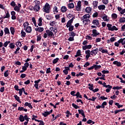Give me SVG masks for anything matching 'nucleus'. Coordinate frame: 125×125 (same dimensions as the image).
<instances>
[{
	"label": "nucleus",
	"mask_w": 125,
	"mask_h": 125,
	"mask_svg": "<svg viewBox=\"0 0 125 125\" xmlns=\"http://www.w3.org/2000/svg\"><path fill=\"white\" fill-rule=\"evenodd\" d=\"M43 12H45V13H49V12H50V5L49 4L46 3L43 7Z\"/></svg>",
	"instance_id": "f03ea898"
},
{
	"label": "nucleus",
	"mask_w": 125,
	"mask_h": 125,
	"mask_svg": "<svg viewBox=\"0 0 125 125\" xmlns=\"http://www.w3.org/2000/svg\"><path fill=\"white\" fill-rule=\"evenodd\" d=\"M54 12L58 13V8L56 6H55L53 8Z\"/></svg>",
	"instance_id": "13d9d810"
},
{
	"label": "nucleus",
	"mask_w": 125,
	"mask_h": 125,
	"mask_svg": "<svg viewBox=\"0 0 125 125\" xmlns=\"http://www.w3.org/2000/svg\"><path fill=\"white\" fill-rule=\"evenodd\" d=\"M92 23L93 25H96L98 28L100 27L101 25L99 24V21L98 20H93Z\"/></svg>",
	"instance_id": "0eeeda50"
},
{
	"label": "nucleus",
	"mask_w": 125,
	"mask_h": 125,
	"mask_svg": "<svg viewBox=\"0 0 125 125\" xmlns=\"http://www.w3.org/2000/svg\"><path fill=\"white\" fill-rule=\"evenodd\" d=\"M46 19L47 20H51V19H53V16L51 15H46Z\"/></svg>",
	"instance_id": "2f4dec72"
},
{
	"label": "nucleus",
	"mask_w": 125,
	"mask_h": 125,
	"mask_svg": "<svg viewBox=\"0 0 125 125\" xmlns=\"http://www.w3.org/2000/svg\"><path fill=\"white\" fill-rule=\"evenodd\" d=\"M5 15L3 16L4 18L5 19V18H10V14H9V12L8 11H6L5 12Z\"/></svg>",
	"instance_id": "412c9836"
},
{
	"label": "nucleus",
	"mask_w": 125,
	"mask_h": 125,
	"mask_svg": "<svg viewBox=\"0 0 125 125\" xmlns=\"http://www.w3.org/2000/svg\"><path fill=\"white\" fill-rule=\"evenodd\" d=\"M10 5H11V6H13V7H14V6H15L16 5V3L14 1H12L10 3Z\"/></svg>",
	"instance_id": "69168bd1"
},
{
	"label": "nucleus",
	"mask_w": 125,
	"mask_h": 125,
	"mask_svg": "<svg viewBox=\"0 0 125 125\" xmlns=\"http://www.w3.org/2000/svg\"><path fill=\"white\" fill-rule=\"evenodd\" d=\"M102 73L104 74H109V70H104L102 71Z\"/></svg>",
	"instance_id": "e2e57ef3"
},
{
	"label": "nucleus",
	"mask_w": 125,
	"mask_h": 125,
	"mask_svg": "<svg viewBox=\"0 0 125 125\" xmlns=\"http://www.w3.org/2000/svg\"><path fill=\"white\" fill-rule=\"evenodd\" d=\"M122 86H114L112 88L113 89H117V90H119V89H122Z\"/></svg>",
	"instance_id": "864d4df0"
},
{
	"label": "nucleus",
	"mask_w": 125,
	"mask_h": 125,
	"mask_svg": "<svg viewBox=\"0 0 125 125\" xmlns=\"http://www.w3.org/2000/svg\"><path fill=\"white\" fill-rule=\"evenodd\" d=\"M71 32L69 33V36L70 37H76V33L74 31H71Z\"/></svg>",
	"instance_id": "37998d69"
},
{
	"label": "nucleus",
	"mask_w": 125,
	"mask_h": 125,
	"mask_svg": "<svg viewBox=\"0 0 125 125\" xmlns=\"http://www.w3.org/2000/svg\"><path fill=\"white\" fill-rule=\"evenodd\" d=\"M65 114H67L66 115V118H69L70 116H72V113H70L69 110H67L66 112H65Z\"/></svg>",
	"instance_id": "e433bc0d"
},
{
	"label": "nucleus",
	"mask_w": 125,
	"mask_h": 125,
	"mask_svg": "<svg viewBox=\"0 0 125 125\" xmlns=\"http://www.w3.org/2000/svg\"><path fill=\"white\" fill-rule=\"evenodd\" d=\"M90 53L91 55H92V56H93V54H94L95 56L97 54V53L96 52V51H94V50L91 51Z\"/></svg>",
	"instance_id": "6e6d98bb"
},
{
	"label": "nucleus",
	"mask_w": 125,
	"mask_h": 125,
	"mask_svg": "<svg viewBox=\"0 0 125 125\" xmlns=\"http://www.w3.org/2000/svg\"><path fill=\"white\" fill-rule=\"evenodd\" d=\"M72 23H73V19H71L70 20H69L67 21V24L66 25V28H69V27H70V26H73V25H72Z\"/></svg>",
	"instance_id": "f8f14e48"
},
{
	"label": "nucleus",
	"mask_w": 125,
	"mask_h": 125,
	"mask_svg": "<svg viewBox=\"0 0 125 125\" xmlns=\"http://www.w3.org/2000/svg\"><path fill=\"white\" fill-rule=\"evenodd\" d=\"M75 93H76V91H72L70 92V94L71 95H72V96H76V94H75Z\"/></svg>",
	"instance_id": "774afa93"
},
{
	"label": "nucleus",
	"mask_w": 125,
	"mask_h": 125,
	"mask_svg": "<svg viewBox=\"0 0 125 125\" xmlns=\"http://www.w3.org/2000/svg\"><path fill=\"white\" fill-rule=\"evenodd\" d=\"M25 116H23L22 115H20L19 117V121L20 122H24L25 121Z\"/></svg>",
	"instance_id": "7c9ffc66"
},
{
	"label": "nucleus",
	"mask_w": 125,
	"mask_h": 125,
	"mask_svg": "<svg viewBox=\"0 0 125 125\" xmlns=\"http://www.w3.org/2000/svg\"><path fill=\"white\" fill-rule=\"evenodd\" d=\"M4 32L5 33V35L10 34V32H9V29H8V27H5L4 29Z\"/></svg>",
	"instance_id": "393cba45"
},
{
	"label": "nucleus",
	"mask_w": 125,
	"mask_h": 125,
	"mask_svg": "<svg viewBox=\"0 0 125 125\" xmlns=\"http://www.w3.org/2000/svg\"><path fill=\"white\" fill-rule=\"evenodd\" d=\"M91 10H92V9L90 7H87L85 9V11L86 12V13H90L91 12Z\"/></svg>",
	"instance_id": "6ab92c4d"
},
{
	"label": "nucleus",
	"mask_w": 125,
	"mask_h": 125,
	"mask_svg": "<svg viewBox=\"0 0 125 125\" xmlns=\"http://www.w3.org/2000/svg\"><path fill=\"white\" fill-rule=\"evenodd\" d=\"M42 116L46 118V117H47L49 115H50L48 111H44V113H42Z\"/></svg>",
	"instance_id": "f704fd0d"
},
{
	"label": "nucleus",
	"mask_w": 125,
	"mask_h": 125,
	"mask_svg": "<svg viewBox=\"0 0 125 125\" xmlns=\"http://www.w3.org/2000/svg\"><path fill=\"white\" fill-rule=\"evenodd\" d=\"M4 76L5 78H7L9 76V70H7L4 73Z\"/></svg>",
	"instance_id": "4c0bfd02"
},
{
	"label": "nucleus",
	"mask_w": 125,
	"mask_h": 125,
	"mask_svg": "<svg viewBox=\"0 0 125 125\" xmlns=\"http://www.w3.org/2000/svg\"><path fill=\"white\" fill-rule=\"evenodd\" d=\"M68 28V31H69V32H73V31H74V25H71L69 26Z\"/></svg>",
	"instance_id": "8fccbe9b"
},
{
	"label": "nucleus",
	"mask_w": 125,
	"mask_h": 125,
	"mask_svg": "<svg viewBox=\"0 0 125 125\" xmlns=\"http://www.w3.org/2000/svg\"><path fill=\"white\" fill-rule=\"evenodd\" d=\"M90 18V15L89 14H85L83 16V17L82 18L81 21L83 20H84V19H89Z\"/></svg>",
	"instance_id": "ddd939ff"
},
{
	"label": "nucleus",
	"mask_w": 125,
	"mask_h": 125,
	"mask_svg": "<svg viewBox=\"0 0 125 125\" xmlns=\"http://www.w3.org/2000/svg\"><path fill=\"white\" fill-rule=\"evenodd\" d=\"M26 33H31L32 32V27L28 26L25 29Z\"/></svg>",
	"instance_id": "2eb2a0df"
},
{
	"label": "nucleus",
	"mask_w": 125,
	"mask_h": 125,
	"mask_svg": "<svg viewBox=\"0 0 125 125\" xmlns=\"http://www.w3.org/2000/svg\"><path fill=\"white\" fill-rule=\"evenodd\" d=\"M59 61V58H57L53 60L52 63L53 64H56V63H57Z\"/></svg>",
	"instance_id": "09e8293b"
},
{
	"label": "nucleus",
	"mask_w": 125,
	"mask_h": 125,
	"mask_svg": "<svg viewBox=\"0 0 125 125\" xmlns=\"http://www.w3.org/2000/svg\"><path fill=\"white\" fill-rule=\"evenodd\" d=\"M67 7L69 9H72L75 7V5L74 4V3H70L68 4Z\"/></svg>",
	"instance_id": "aec40b11"
},
{
	"label": "nucleus",
	"mask_w": 125,
	"mask_h": 125,
	"mask_svg": "<svg viewBox=\"0 0 125 125\" xmlns=\"http://www.w3.org/2000/svg\"><path fill=\"white\" fill-rule=\"evenodd\" d=\"M14 97H15V99L18 101L19 103H21V101L20 100V98L17 96V95H15Z\"/></svg>",
	"instance_id": "473e14b6"
},
{
	"label": "nucleus",
	"mask_w": 125,
	"mask_h": 125,
	"mask_svg": "<svg viewBox=\"0 0 125 125\" xmlns=\"http://www.w3.org/2000/svg\"><path fill=\"white\" fill-rule=\"evenodd\" d=\"M14 9L15 11H17V12H20V8H19L18 6H15Z\"/></svg>",
	"instance_id": "a18cd8bd"
},
{
	"label": "nucleus",
	"mask_w": 125,
	"mask_h": 125,
	"mask_svg": "<svg viewBox=\"0 0 125 125\" xmlns=\"http://www.w3.org/2000/svg\"><path fill=\"white\" fill-rule=\"evenodd\" d=\"M61 11L62 13H65V12L67 11V7H66L65 6H62L61 8Z\"/></svg>",
	"instance_id": "f3484780"
},
{
	"label": "nucleus",
	"mask_w": 125,
	"mask_h": 125,
	"mask_svg": "<svg viewBox=\"0 0 125 125\" xmlns=\"http://www.w3.org/2000/svg\"><path fill=\"white\" fill-rule=\"evenodd\" d=\"M20 50V47H18V48L16 49V51L14 52V53L15 54H19V53H20V52H19V51Z\"/></svg>",
	"instance_id": "603ef678"
},
{
	"label": "nucleus",
	"mask_w": 125,
	"mask_h": 125,
	"mask_svg": "<svg viewBox=\"0 0 125 125\" xmlns=\"http://www.w3.org/2000/svg\"><path fill=\"white\" fill-rule=\"evenodd\" d=\"M93 5L94 8H97V6L98 5V1H95L93 2Z\"/></svg>",
	"instance_id": "c756f323"
},
{
	"label": "nucleus",
	"mask_w": 125,
	"mask_h": 125,
	"mask_svg": "<svg viewBox=\"0 0 125 125\" xmlns=\"http://www.w3.org/2000/svg\"><path fill=\"white\" fill-rule=\"evenodd\" d=\"M115 105L116 106H118V109H120V108H121V107H123V105H120V104L119 103H116L115 104Z\"/></svg>",
	"instance_id": "5fc2aeb1"
},
{
	"label": "nucleus",
	"mask_w": 125,
	"mask_h": 125,
	"mask_svg": "<svg viewBox=\"0 0 125 125\" xmlns=\"http://www.w3.org/2000/svg\"><path fill=\"white\" fill-rule=\"evenodd\" d=\"M100 35V33L97 32V30L93 29L92 30V34H91L92 37H97V36H99Z\"/></svg>",
	"instance_id": "423d86ee"
},
{
	"label": "nucleus",
	"mask_w": 125,
	"mask_h": 125,
	"mask_svg": "<svg viewBox=\"0 0 125 125\" xmlns=\"http://www.w3.org/2000/svg\"><path fill=\"white\" fill-rule=\"evenodd\" d=\"M98 17V13L97 12H96L95 13H94L93 15H92V17H93L94 18H96V17Z\"/></svg>",
	"instance_id": "4d7b16f0"
},
{
	"label": "nucleus",
	"mask_w": 125,
	"mask_h": 125,
	"mask_svg": "<svg viewBox=\"0 0 125 125\" xmlns=\"http://www.w3.org/2000/svg\"><path fill=\"white\" fill-rule=\"evenodd\" d=\"M104 16L102 17L103 20L106 22H108V21H109V19H108V16L106 15L105 14H104Z\"/></svg>",
	"instance_id": "b1692460"
},
{
	"label": "nucleus",
	"mask_w": 125,
	"mask_h": 125,
	"mask_svg": "<svg viewBox=\"0 0 125 125\" xmlns=\"http://www.w3.org/2000/svg\"><path fill=\"white\" fill-rule=\"evenodd\" d=\"M120 43H122V41H121V39H120L118 42H115L114 43V45L115 46H117V47H119Z\"/></svg>",
	"instance_id": "a878e982"
},
{
	"label": "nucleus",
	"mask_w": 125,
	"mask_h": 125,
	"mask_svg": "<svg viewBox=\"0 0 125 125\" xmlns=\"http://www.w3.org/2000/svg\"><path fill=\"white\" fill-rule=\"evenodd\" d=\"M106 27H108V31H111V32H113L114 31H118V30H119V29L117 28L116 26H113L110 23L107 24Z\"/></svg>",
	"instance_id": "f257e3e1"
},
{
	"label": "nucleus",
	"mask_w": 125,
	"mask_h": 125,
	"mask_svg": "<svg viewBox=\"0 0 125 125\" xmlns=\"http://www.w3.org/2000/svg\"><path fill=\"white\" fill-rule=\"evenodd\" d=\"M94 69L95 70H98V69H100L101 68V65H98L96 64H94Z\"/></svg>",
	"instance_id": "ea45409f"
},
{
	"label": "nucleus",
	"mask_w": 125,
	"mask_h": 125,
	"mask_svg": "<svg viewBox=\"0 0 125 125\" xmlns=\"http://www.w3.org/2000/svg\"><path fill=\"white\" fill-rule=\"evenodd\" d=\"M113 65H116L117 67H121L122 66V63L120 62H118L117 61H115L113 62Z\"/></svg>",
	"instance_id": "4468645a"
},
{
	"label": "nucleus",
	"mask_w": 125,
	"mask_h": 125,
	"mask_svg": "<svg viewBox=\"0 0 125 125\" xmlns=\"http://www.w3.org/2000/svg\"><path fill=\"white\" fill-rule=\"evenodd\" d=\"M36 27L37 28H35V30L36 32H39V33H42V32H43V30H44L43 29V27H39V26H37Z\"/></svg>",
	"instance_id": "6e6552de"
},
{
	"label": "nucleus",
	"mask_w": 125,
	"mask_h": 125,
	"mask_svg": "<svg viewBox=\"0 0 125 125\" xmlns=\"http://www.w3.org/2000/svg\"><path fill=\"white\" fill-rule=\"evenodd\" d=\"M92 47V45H85L84 46H83V50H86V49H90Z\"/></svg>",
	"instance_id": "9d476101"
},
{
	"label": "nucleus",
	"mask_w": 125,
	"mask_h": 125,
	"mask_svg": "<svg viewBox=\"0 0 125 125\" xmlns=\"http://www.w3.org/2000/svg\"><path fill=\"white\" fill-rule=\"evenodd\" d=\"M112 86L110 84L108 85L107 88L105 90L106 92L109 93L110 92L111 89H112Z\"/></svg>",
	"instance_id": "c85d7f7f"
},
{
	"label": "nucleus",
	"mask_w": 125,
	"mask_h": 125,
	"mask_svg": "<svg viewBox=\"0 0 125 125\" xmlns=\"http://www.w3.org/2000/svg\"><path fill=\"white\" fill-rule=\"evenodd\" d=\"M15 44L17 47H21V46H22V43L20 41L17 42Z\"/></svg>",
	"instance_id": "c9c22d12"
},
{
	"label": "nucleus",
	"mask_w": 125,
	"mask_h": 125,
	"mask_svg": "<svg viewBox=\"0 0 125 125\" xmlns=\"http://www.w3.org/2000/svg\"><path fill=\"white\" fill-rule=\"evenodd\" d=\"M78 113L83 117V118H85V115H84V111L83 109H78Z\"/></svg>",
	"instance_id": "dca6fc26"
},
{
	"label": "nucleus",
	"mask_w": 125,
	"mask_h": 125,
	"mask_svg": "<svg viewBox=\"0 0 125 125\" xmlns=\"http://www.w3.org/2000/svg\"><path fill=\"white\" fill-rule=\"evenodd\" d=\"M119 21L120 23H125V18H120L119 19Z\"/></svg>",
	"instance_id": "49530a36"
},
{
	"label": "nucleus",
	"mask_w": 125,
	"mask_h": 125,
	"mask_svg": "<svg viewBox=\"0 0 125 125\" xmlns=\"http://www.w3.org/2000/svg\"><path fill=\"white\" fill-rule=\"evenodd\" d=\"M19 94L20 95V96H21L22 94L23 93V90H22V88L21 89H19Z\"/></svg>",
	"instance_id": "bf43d9fd"
},
{
	"label": "nucleus",
	"mask_w": 125,
	"mask_h": 125,
	"mask_svg": "<svg viewBox=\"0 0 125 125\" xmlns=\"http://www.w3.org/2000/svg\"><path fill=\"white\" fill-rule=\"evenodd\" d=\"M18 111H24V112H28V109L24 108L23 107L19 106L18 108Z\"/></svg>",
	"instance_id": "4be33fe9"
},
{
	"label": "nucleus",
	"mask_w": 125,
	"mask_h": 125,
	"mask_svg": "<svg viewBox=\"0 0 125 125\" xmlns=\"http://www.w3.org/2000/svg\"><path fill=\"white\" fill-rule=\"evenodd\" d=\"M9 47L11 48V49H13L15 47V43L14 42L9 43Z\"/></svg>",
	"instance_id": "bb28decb"
},
{
	"label": "nucleus",
	"mask_w": 125,
	"mask_h": 125,
	"mask_svg": "<svg viewBox=\"0 0 125 125\" xmlns=\"http://www.w3.org/2000/svg\"><path fill=\"white\" fill-rule=\"evenodd\" d=\"M76 99H79V98H83V96L82 95H81V93L80 92H77V93L76 94Z\"/></svg>",
	"instance_id": "5701e85b"
},
{
	"label": "nucleus",
	"mask_w": 125,
	"mask_h": 125,
	"mask_svg": "<svg viewBox=\"0 0 125 125\" xmlns=\"http://www.w3.org/2000/svg\"><path fill=\"white\" fill-rule=\"evenodd\" d=\"M9 43H10V41H6L3 44V46H4V47H6Z\"/></svg>",
	"instance_id": "3c124183"
},
{
	"label": "nucleus",
	"mask_w": 125,
	"mask_h": 125,
	"mask_svg": "<svg viewBox=\"0 0 125 125\" xmlns=\"http://www.w3.org/2000/svg\"><path fill=\"white\" fill-rule=\"evenodd\" d=\"M85 54H86V55H91V53H90V50H86L85 51Z\"/></svg>",
	"instance_id": "052dcab7"
},
{
	"label": "nucleus",
	"mask_w": 125,
	"mask_h": 125,
	"mask_svg": "<svg viewBox=\"0 0 125 125\" xmlns=\"http://www.w3.org/2000/svg\"><path fill=\"white\" fill-rule=\"evenodd\" d=\"M46 33L48 35V37L50 38H53L54 39L55 38L54 37V34L52 31H50V30H46L45 31Z\"/></svg>",
	"instance_id": "39448f33"
},
{
	"label": "nucleus",
	"mask_w": 125,
	"mask_h": 125,
	"mask_svg": "<svg viewBox=\"0 0 125 125\" xmlns=\"http://www.w3.org/2000/svg\"><path fill=\"white\" fill-rule=\"evenodd\" d=\"M98 8L99 10H104L106 8V6L105 5H100L98 6Z\"/></svg>",
	"instance_id": "a211bd4d"
},
{
	"label": "nucleus",
	"mask_w": 125,
	"mask_h": 125,
	"mask_svg": "<svg viewBox=\"0 0 125 125\" xmlns=\"http://www.w3.org/2000/svg\"><path fill=\"white\" fill-rule=\"evenodd\" d=\"M111 17L113 19H117V18H118V15L116 13H113L111 15Z\"/></svg>",
	"instance_id": "c03bdc74"
},
{
	"label": "nucleus",
	"mask_w": 125,
	"mask_h": 125,
	"mask_svg": "<svg viewBox=\"0 0 125 125\" xmlns=\"http://www.w3.org/2000/svg\"><path fill=\"white\" fill-rule=\"evenodd\" d=\"M72 107H73V108H74L75 109H80V106H79L78 105H77V104H75L74 103H73L72 104Z\"/></svg>",
	"instance_id": "de8ad7c7"
},
{
	"label": "nucleus",
	"mask_w": 125,
	"mask_h": 125,
	"mask_svg": "<svg viewBox=\"0 0 125 125\" xmlns=\"http://www.w3.org/2000/svg\"><path fill=\"white\" fill-rule=\"evenodd\" d=\"M68 41H69V42H73V41H75V39H74V37H70L68 39Z\"/></svg>",
	"instance_id": "0e129e2a"
},
{
	"label": "nucleus",
	"mask_w": 125,
	"mask_h": 125,
	"mask_svg": "<svg viewBox=\"0 0 125 125\" xmlns=\"http://www.w3.org/2000/svg\"><path fill=\"white\" fill-rule=\"evenodd\" d=\"M21 37H23V38H25L26 37V32L24 31V30H22L21 31Z\"/></svg>",
	"instance_id": "79ce46f5"
},
{
	"label": "nucleus",
	"mask_w": 125,
	"mask_h": 125,
	"mask_svg": "<svg viewBox=\"0 0 125 125\" xmlns=\"http://www.w3.org/2000/svg\"><path fill=\"white\" fill-rule=\"evenodd\" d=\"M10 31L12 35H14V33H15V29L13 27H11L10 28Z\"/></svg>",
	"instance_id": "72a5a7b5"
},
{
	"label": "nucleus",
	"mask_w": 125,
	"mask_h": 125,
	"mask_svg": "<svg viewBox=\"0 0 125 125\" xmlns=\"http://www.w3.org/2000/svg\"><path fill=\"white\" fill-rule=\"evenodd\" d=\"M42 80L41 79H39L38 80L35 81L34 82L35 83V84H34V86L35 87V88H36V89H39V83H40V82H41Z\"/></svg>",
	"instance_id": "9b49d317"
},
{
	"label": "nucleus",
	"mask_w": 125,
	"mask_h": 125,
	"mask_svg": "<svg viewBox=\"0 0 125 125\" xmlns=\"http://www.w3.org/2000/svg\"><path fill=\"white\" fill-rule=\"evenodd\" d=\"M39 23H38V26L41 27V26H42V18H40L39 19Z\"/></svg>",
	"instance_id": "cd10ccee"
},
{
	"label": "nucleus",
	"mask_w": 125,
	"mask_h": 125,
	"mask_svg": "<svg viewBox=\"0 0 125 125\" xmlns=\"http://www.w3.org/2000/svg\"><path fill=\"white\" fill-rule=\"evenodd\" d=\"M102 109H105V106H107V102H104L102 104Z\"/></svg>",
	"instance_id": "58836bf2"
},
{
	"label": "nucleus",
	"mask_w": 125,
	"mask_h": 125,
	"mask_svg": "<svg viewBox=\"0 0 125 125\" xmlns=\"http://www.w3.org/2000/svg\"><path fill=\"white\" fill-rule=\"evenodd\" d=\"M75 11H81L82 10V1H78L77 5L73 9Z\"/></svg>",
	"instance_id": "7ed1b4c3"
},
{
	"label": "nucleus",
	"mask_w": 125,
	"mask_h": 125,
	"mask_svg": "<svg viewBox=\"0 0 125 125\" xmlns=\"http://www.w3.org/2000/svg\"><path fill=\"white\" fill-rule=\"evenodd\" d=\"M40 3H41V2H40V1H38V2L36 3L35 5L34 6V11H36V12H38V11H40V10L41 9V7L40 6Z\"/></svg>",
	"instance_id": "20e7f679"
},
{
	"label": "nucleus",
	"mask_w": 125,
	"mask_h": 125,
	"mask_svg": "<svg viewBox=\"0 0 125 125\" xmlns=\"http://www.w3.org/2000/svg\"><path fill=\"white\" fill-rule=\"evenodd\" d=\"M11 15H12L11 19L12 20H16V13L14 11H12L11 12Z\"/></svg>",
	"instance_id": "1a4fd4ad"
},
{
	"label": "nucleus",
	"mask_w": 125,
	"mask_h": 125,
	"mask_svg": "<svg viewBox=\"0 0 125 125\" xmlns=\"http://www.w3.org/2000/svg\"><path fill=\"white\" fill-rule=\"evenodd\" d=\"M28 25H29V22L28 21H26L23 24V26H24V28H26V26H28Z\"/></svg>",
	"instance_id": "338daca9"
},
{
	"label": "nucleus",
	"mask_w": 125,
	"mask_h": 125,
	"mask_svg": "<svg viewBox=\"0 0 125 125\" xmlns=\"http://www.w3.org/2000/svg\"><path fill=\"white\" fill-rule=\"evenodd\" d=\"M88 89L90 90H93V84H90V83H89L88 84Z\"/></svg>",
	"instance_id": "a19ab883"
},
{
	"label": "nucleus",
	"mask_w": 125,
	"mask_h": 125,
	"mask_svg": "<svg viewBox=\"0 0 125 125\" xmlns=\"http://www.w3.org/2000/svg\"><path fill=\"white\" fill-rule=\"evenodd\" d=\"M42 40V37L41 35L37 36V42H40Z\"/></svg>",
	"instance_id": "680f3d73"
}]
</instances>
